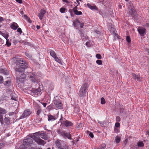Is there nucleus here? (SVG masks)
<instances>
[{
    "mask_svg": "<svg viewBox=\"0 0 149 149\" xmlns=\"http://www.w3.org/2000/svg\"><path fill=\"white\" fill-rule=\"evenodd\" d=\"M65 8L63 7H62L60 9V11L61 13H65Z\"/></svg>",
    "mask_w": 149,
    "mask_h": 149,
    "instance_id": "obj_31",
    "label": "nucleus"
},
{
    "mask_svg": "<svg viewBox=\"0 0 149 149\" xmlns=\"http://www.w3.org/2000/svg\"><path fill=\"white\" fill-rule=\"evenodd\" d=\"M17 31L18 32H19L20 34H21L22 33V29L20 28H18L17 29Z\"/></svg>",
    "mask_w": 149,
    "mask_h": 149,
    "instance_id": "obj_49",
    "label": "nucleus"
},
{
    "mask_svg": "<svg viewBox=\"0 0 149 149\" xmlns=\"http://www.w3.org/2000/svg\"><path fill=\"white\" fill-rule=\"evenodd\" d=\"M63 142L61 140H56L55 141V143L58 149H61L62 145Z\"/></svg>",
    "mask_w": 149,
    "mask_h": 149,
    "instance_id": "obj_15",
    "label": "nucleus"
},
{
    "mask_svg": "<svg viewBox=\"0 0 149 149\" xmlns=\"http://www.w3.org/2000/svg\"><path fill=\"white\" fill-rule=\"evenodd\" d=\"M19 42L22 43L24 45H27L28 43L27 42H26V41L23 40H20L19 41Z\"/></svg>",
    "mask_w": 149,
    "mask_h": 149,
    "instance_id": "obj_40",
    "label": "nucleus"
},
{
    "mask_svg": "<svg viewBox=\"0 0 149 149\" xmlns=\"http://www.w3.org/2000/svg\"><path fill=\"white\" fill-rule=\"evenodd\" d=\"M42 110L41 109H39L37 112V115H38V116H39L40 114V113H41V111Z\"/></svg>",
    "mask_w": 149,
    "mask_h": 149,
    "instance_id": "obj_48",
    "label": "nucleus"
},
{
    "mask_svg": "<svg viewBox=\"0 0 149 149\" xmlns=\"http://www.w3.org/2000/svg\"><path fill=\"white\" fill-rule=\"evenodd\" d=\"M86 45L88 47H90L91 46L90 43L89 42H87L86 43Z\"/></svg>",
    "mask_w": 149,
    "mask_h": 149,
    "instance_id": "obj_52",
    "label": "nucleus"
},
{
    "mask_svg": "<svg viewBox=\"0 0 149 149\" xmlns=\"http://www.w3.org/2000/svg\"><path fill=\"white\" fill-rule=\"evenodd\" d=\"M16 1L19 3H22V0H15Z\"/></svg>",
    "mask_w": 149,
    "mask_h": 149,
    "instance_id": "obj_53",
    "label": "nucleus"
},
{
    "mask_svg": "<svg viewBox=\"0 0 149 149\" xmlns=\"http://www.w3.org/2000/svg\"><path fill=\"white\" fill-rule=\"evenodd\" d=\"M137 145L139 147H143L144 146V143L142 141H139L137 143Z\"/></svg>",
    "mask_w": 149,
    "mask_h": 149,
    "instance_id": "obj_26",
    "label": "nucleus"
},
{
    "mask_svg": "<svg viewBox=\"0 0 149 149\" xmlns=\"http://www.w3.org/2000/svg\"><path fill=\"white\" fill-rule=\"evenodd\" d=\"M24 17L26 18L27 17V16L26 15H24Z\"/></svg>",
    "mask_w": 149,
    "mask_h": 149,
    "instance_id": "obj_64",
    "label": "nucleus"
},
{
    "mask_svg": "<svg viewBox=\"0 0 149 149\" xmlns=\"http://www.w3.org/2000/svg\"><path fill=\"white\" fill-rule=\"evenodd\" d=\"M116 120L117 122H120V118L118 116H117L116 118Z\"/></svg>",
    "mask_w": 149,
    "mask_h": 149,
    "instance_id": "obj_41",
    "label": "nucleus"
},
{
    "mask_svg": "<svg viewBox=\"0 0 149 149\" xmlns=\"http://www.w3.org/2000/svg\"><path fill=\"white\" fill-rule=\"evenodd\" d=\"M88 133H89V136L91 138H93L94 137V135L93 133L88 131H87Z\"/></svg>",
    "mask_w": 149,
    "mask_h": 149,
    "instance_id": "obj_34",
    "label": "nucleus"
},
{
    "mask_svg": "<svg viewBox=\"0 0 149 149\" xmlns=\"http://www.w3.org/2000/svg\"><path fill=\"white\" fill-rule=\"evenodd\" d=\"M126 40L127 42H128L130 43L131 42V40L130 36H127L126 38Z\"/></svg>",
    "mask_w": 149,
    "mask_h": 149,
    "instance_id": "obj_38",
    "label": "nucleus"
},
{
    "mask_svg": "<svg viewBox=\"0 0 149 149\" xmlns=\"http://www.w3.org/2000/svg\"><path fill=\"white\" fill-rule=\"evenodd\" d=\"M133 79L134 80H136L137 81L141 82L142 81V78L140 77L139 75H136L135 73H132V74Z\"/></svg>",
    "mask_w": 149,
    "mask_h": 149,
    "instance_id": "obj_12",
    "label": "nucleus"
},
{
    "mask_svg": "<svg viewBox=\"0 0 149 149\" xmlns=\"http://www.w3.org/2000/svg\"><path fill=\"white\" fill-rule=\"evenodd\" d=\"M96 57L97 58L99 59H101L102 58V56L101 55L99 54H96Z\"/></svg>",
    "mask_w": 149,
    "mask_h": 149,
    "instance_id": "obj_37",
    "label": "nucleus"
},
{
    "mask_svg": "<svg viewBox=\"0 0 149 149\" xmlns=\"http://www.w3.org/2000/svg\"><path fill=\"white\" fill-rule=\"evenodd\" d=\"M138 31L140 35L142 36H143L146 33V29L142 27L138 28Z\"/></svg>",
    "mask_w": 149,
    "mask_h": 149,
    "instance_id": "obj_9",
    "label": "nucleus"
},
{
    "mask_svg": "<svg viewBox=\"0 0 149 149\" xmlns=\"http://www.w3.org/2000/svg\"><path fill=\"white\" fill-rule=\"evenodd\" d=\"M31 113L30 110L28 109L24 111L23 113L21 116L22 118H24L29 116Z\"/></svg>",
    "mask_w": 149,
    "mask_h": 149,
    "instance_id": "obj_10",
    "label": "nucleus"
},
{
    "mask_svg": "<svg viewBox=\"0 0 149 149\" xmlns=\"http://www.w3.org/2000/svg\"><path fill=\"white\" fill-rule=\"evenodd\" d=\"M31 91L32 93L37 94L38 95H40L42 93L41 90L40 88H33Z\"/></svg>",
    "mask_w": 149,
    "mask_h": 149,
    "instance_id": "obj_14",
    "label": "nucleus"
},
{
    "mask_svg": "<svg viewBox=\"0 0 149 149\" xmlns=\"http://www.w3.org/2000/svg\"><path fill=\"white\" fill-rule=\"evenodd\" d=\"M38 135V136H40L41 138L44 140H48L49 139V137L48 136L46 132H43L41 133L40 132H38L34 133V135Z\"/></svg>",
    "mask_w": 149,
    "mask_h": 149,
    "instance_id": "obj_6",
    "label": "nucleus"
},
{
    "mask_svg": "<svg viewBox=\"0 0 149 149\" xmlns=\"http://www.w3.org/2000/svg\"><path fill=\"white\" fill-rule=\"evenodd\" d=\"M5 146V144L3 143H0V149H1Z\"/></svg>",
    "mask_w": 149,
    "mask_h": 149,
    "instance_id": "obj_46",
    "label": "nucleus"
},
{
    "mask_svg": "<svg viewBox=\"0 0 149 149\" xmlns=\"http://www.w3.org/2000/svg\"><path fill=\"white\" fill-rule=\"evenodd\" d=\"M3 77L1 76H0V84H2L3 83Z\"/></svg>",
    "mask_w": 149,
    "mask_h": 149,
    "instance_id": "obj_44",
    "label": "nucleus"
},
{
    "mask_svg": "<svg viewBox=\"0 0 149 149\" xmlns=\"http://www.w3.org/2000/svg\"><path fill=\"white\" fill-rule=\"evenodd\" d=\"M46 13V11L44 9H41L40 13L39 14L38 16L40 20H42L43 18L44 15Z\"/></svg>",
    "mask_w": 149,
    "mask_h": 149,
    "instance_id": "obj_17",
    "label": "nucleus"
},
{
    "mask_svg": "<svg viewBox=\"0 0 149 149\" xmlns=\"http://www.w3.org/2000/svg\"><path fill=\"white\" fill-rule=\"evenodd\" d=\"M106 103L105 100L104 98L102 97L101 98V104H104Z\"/></svg>",
    "mask_w": 149,
    "mask_h": 149,
    "instance_id": "obj_35",
    "label": "nucleus"
},
{
    "mask_svg": "<svg viewBox=\"0 0 149 149\" xmlns=\"http://www.w3.org/2000/svg\"><path fill=\"white\" fill-rule=\"evenodd\" d=\"M3 41L1 38H0V45L3 43Z\"/></svg>",
    "mask_w": 149,
    "mask_h": 149,
    "instance_id": "obj_54",
    "label": "nucleus"
},
{
    "mask_svg": "<svg viewBox=\"0 0 149 149\" xmlns=\"http://www.w3.org/2000/svg\"><path fill=\"white\" fill-rule=\"evenodd\" d=\"M36 27L37 29H39L40 28V26L39 25H37Z\"/></svg>",
    "mask_w": 149,
    "mask_h": 149,
    "instance_id": "obj_59",
    "label": "nucleus"
},
{
    "mask_svg": "<svg viewBox=\"0 0 149 149\" xmlns=\"http://www.w3.org/2000/svg\"><path fill=\"white\" fill-rule=\"evenodd\" d=\"M10 27L12 29L16 30L18 27V26L17 23L14 22L11 25Z\"/></svg>",
    "mask_w": 149,
    "mask_h": 149,
    "instance_id": "obj_22",
    "label": "nucleus"
},
{
    "mask_svg": "<svg viewBox=\"0 0 149 149\" xmlns=\"http://www.w3.org/2000/svg\"><path fill=\"white\" fill-rule=\"evenodd\" d=\"M73 25L75 27L77 26V25L79 24L80 25V27L81 28H82L84 26V23H81L79 20L76 19L73 22Z\"/></svg>",
    "mask_w": 149,
    "mask_h": 149,
    "instance_id": "obj_18",
    "label": "nucleus"
},
{
    "mask_svg": "<svg viewBox=\"0 0 149 149\" xmlns=\"http://www.w3.org/2000/svg\"><path fill=\"white\" fill-rule=\"evenodd\" d=\"M3 123H4L5 124L7 125H9L10 123V120L8 118L5 117L3 120Z\"/></svg>",
    "mask_w": 149,
    "mask_h": 149,
    "instance_id": "obj_23",
    "label": "nucleus"
},
{
    "mask_svg": "<svg viewBox=\"0 0 149 149\" xmlns=\"http://www.w3.org/2000/svg\"><path fill=\"white\" fill-rule=\"evenodd\" d=\"M49 53L51 56H52L54 58L56 56V54L55 52L52 50H50L49 51Z\"/></svg>",
    "mask_w": 149,
    "mask_h": 149,
    "instance_id": "obj_24",
    "label": "nucleus"
},
{
    "mask_svg": "<svg viewBox=\"0 0 149 149\" xmlns=\"http://www.w3.org/2000/svg\"><path fill=\"white\" fill-rule=\"evenodd\" d=\"M129 8V12L130 14L132 17H134L136 15V12L134 10V7L132 4L130 3L128 5Z\"/></svg>",
    "mask_w": 149,
    "mask_h": 149,
    "instance_id": "obj_5",
    "label": "nucleus"
},
{
    "mask_svg": "<svg viewBox=\"0 0 149 149\" xmlns=\"http://www.w3.org/2000/svg\"><path fill=\"white\" fill-rule=\"evenodd\" d=\"M63 2H65L66 3L70 4L71 2V1H69L68 0H62Z\"/></svg>",
    "mask_w": 149,
    "mask_h": 149,
    "instance_id": "obj_42",
    "label": "nucleus"
},
{
    "mask_svg": "<svg viewBox=\"0 0 149 149\" xmlns=\"http://www.w3.org/2000/svg\"><path fill=\"white\" fill-rule=\"evenodd\" d=\"M42 120V118H41L39 120V121L41 122Z\"/></svg>",
    "mask_w": 149,
    "mask_h": 149,
    "instance_id": "obj_63",
    "label": "nucleus"
},
{
    "mask_svg": "<svg viewBox=\"0 0 149 149\" xmlns=\"http://www.w3.org/2000/svg\"><path fill=\"white\" fill-rule=\"evenodd\" d=\"M29 79L33 82H35L37 81V76L36 75L33 74H30L29 76Z\"/></svg>",
    "mask_w": 149,
    "mask_h": 149,
    "instance_id": "obj_11",
    "label": "nucleus"
},
{
    "mask_svg": "<svg viewBox=\"0 0 149 149\" xmlns=\"http://www.w3.org/2000/svg\"><path fill=\"white\" fill-rule=\"evenodd\" d=\"M54 58V59L55 61H56L57 62L59 63L62 64V61L61 59L59 58L56 56Z\"/></svg>",
    "mask_w": 149,
    "mask_h": 149,
    "instance_id": "obj_27",
    "label": "nucleus"
},
{
    "mask_svg": "<svg viewBox=\"0 0 149 149\" xmlns=\"http://www.w3.org/2000/svg\"><path fill=\"white\" fill-rule=\"evenodd\" d=\"M10 83V81H6L5 83V84L6 85H8V84H9Z\"/></svg>",
    "mask_w": 149,
    "mask_h": 149,
    "instance_id": "obj_56",
    "label": "nucleus"
},
{
    "mask_svg": "<svg viewBox=\"0 0 149 149\" xmlns=\"http://www.w3.org/2000/svg\"><path fill=\"white\" fill-rule=\"evenodd\" d=\"M114 132L117 133L120 132V130L119 129H118V128L114 127Z\"/></svg>",
    "mask_w": 149,
    "mask_h": 149,
    "instance_id": "obj_33",
    "label": "nucleus"
},
{
    "mask_svg": "<svg viewBox=\"0 0 149 149\" xmlns=\"http://www.w3.org/2000/svg\"><path fill=\"white\" fill-rule=\"evenodd\" d=\"M15 113L14 112H11L9 113V115L10 116L14 115L15 116Z\"/></svg>",
    "mask_w": 149,
    "mask_h": 149,
    "instance_id": "obj_50",
    "label": "nucleus"
},
{
    "mask_svg": "<svg viewBox=\"0 0 149 149\" xmlns=\"http://www.w3.org/2000/svg\"><path fill=\"white\" fill-rule=\"evenodd\" d=\"M54 104L56 108L61 109L63 108V105L61 100L58 97H56L54 98Z\"/></svg>",
    "mask_w": 149,
    "mask_h": 149,
    "instance_id": "obj_3",
    "label": "nucleus"
},
{
    "mask_svg": "<svg viewBox=\"0 0 149 149\" xmlns=\"http://www.w3.org/2000/svg\"><path fill=\"white\" fill-rule=\"evenodd\" d=\"M96 63L99 65H102V61L100 60H97L96 61Z\"/></svg>",
    "mask_w": 149,
    "mask_h": 149,
    "instance_id": "obj_32",
    "label": "nucleus"
},
{
    "mask_svg": "<svg viewBox=\"0 0 149 149\" xmlns=\"http://www.w3.org/2000/svg\"><path fill=\"white\" fill-rule=\"evenodd\" d=\"M146 135H148L149 136V131H147L146 132Z\"/></svg>",
    "mask_w": 149,
    "mask_h": 149,
    "instance_id": "obj_61",
    "label": "nucleus"
},
{
    "mask_svg": "<svg viewBox=\"0 0 149 149\" xmlns=\"http://www.w3.org/2000/svg\"><path fill=\"white\" fill-rule=\"evenodd\" d=\"M2 35L5 38L6 40H8V38L9 36L8 33H2Z\"/></svg>",
    "mask_w": 149,
    "mask_h": 149,
    "instance_id": "obj_30",
    "label": "nucleus"
},
{
    "mask_svg": "<svg viewBox=\"0 0 149 149\" xmlns=\"http://www.w3.org/2000/svg\"><path fill=\"white\" fill-rule=\"evenodd\" d=\"M106 148V145L105 144H102L97 148H95L94 149H105Z\"/></svg>",
    "mask_w": 149,
    "mask_h": 149,
    "instance_id": "obj_25",
    "label": "nucleus"
},
{
    "mask_svg": "<svg viewBox=\"0 0 149 149\" xmlns=\"http://www.w3.org/2000/svg\"><path fill=\"white\" fill-rule=\"evenodd\" d=\"M61 134L63 136L66 137L69 139H71L70 134L69 132H66L65 131H62L61 133Z\"/></svg>",
    "mask_w": 149,
    "mask_h": 149,
    "instance_id": "obj_16",
    "label": "nucleus"
},
{
    "mask_svg": "<svg viewBox=\"0 0 149 149\" xmlns=\"http://www.w3.org/2000/svg\"><path fill=\"white\" fill-rule=\"evenodd\" d=\"M20 13L21 14V15H23V14H24V12H23V9H21V10H20Z\"/></svg>",
    "mask_w": 149,
    "mask_h": 149,
    "instance_id": "obj_55",
    "label": "nucleus"
},
{
    "mask_svg": "<svg viewBox=\"0 0 149 149\" xmlns=\"http://www.w3.org/2000/svg\"><path fill=\"white\" fill-rule=\"evenodd\" d=\"M16 64L18 67L15 69L16 75L17 82L18 84L23 83L25 79L26 75L24 74V70L29 67L28 63L22 58L17 60Z\"/></svg>",
    "mask_w": 149,
    "mask_h": 149,
    "instance_id": "obj_1",
    "label": "nucleus"
},
{
    "mask_svg": "<svg viewBox=\"0 0 149 149\" xmlns=\"http://www.w3.org/2000/svg\"><path fill=\"white\" fill-rule=\"evenodd\" d=\"M11 99L14 100L15 101H17V97H14L13 95L12 96Z\"/></svg>",
    "mask_w": 149,
    "mask_h": 149,
    "instance_id": "obj_45",
    "label": "nucleus"
},
{
    "mask_svg": "<svg viewBox=\"0 0 149 149\" xmlns=\"http://www.w3.org/2000/svg\"><path fill=\"white\" fill-rule=\"evenodd\" d=\"M6 45L8 47L10 46L11 45V42H9L8 40H6Z\"/></svg>",
    "mask_w": 149,
    "mask_h": 149,
    "instance_id": "obj_39",
    "label": "nucleus"
},
{
    "mask_svg": "<svg viewBox=\"0 0 149 149\" xmlns=\"http://www.w3.org/2000/svg\"><path fill=\"white\" fill-rule=\"evenodd\" d=\"M33 143V139L31 138H27L24 141V143L27 146Z\"/></svg>",
    "mask_w": 149,
    "mask_h": 149,
    "instance_id": "obj_13",
    "label": "nucleus"
},
{
    "mask_svg": "<svg viewBox=\"0 0 149 149\" xmlns=\"http://www.w3.org/2000/svg\"><path fill=\"white\" fill-rule=\"evenodd\" d=\"M25 54L26 56L29 58H30L31 57V55L28 53H25Z\"/></svg>",
    "mask_w": 149,
    "mask_h": 149,
    "instance_id": "obj_47",
    "label": "nucleus"
},
{
    "mask_svg": "<svg viewBox=\"0 0 149 149\" xmlns=\"http://www.w3.org/2000/svg\"><path fill=\"white\" fill-rule=\"evenodd\" d=\"M48 121H52L56 119V117L55 116H52L51 114L48 115Z\"/></svg>",
    "mask_w": 149,
    "mask_h": 149,
    "instance_id": "obj_21",
    "label": "nucleus"
},
{
    "mask_svg": "<svg viewBox=\"0 0 149 149\" xmlns=\"http://www.w3.org/2000/svg\"><path fill=\"white\" fill-rule=\"evenodd\" d=\"M62 123L66 127L72 126L73 125V123L70 121L67 120H64L63 121Z\"/></svg>",
    "mask_w": 149,
    "mask_h": 149,
    "instance_id": "obj_19",
    "label": "nucleus"
},
{
    "mask_svg": "<svg viewBox=\"0 0 149 149\" xmlns=\"http://www.w3.org/2000/svg\"><path fill=\"white\" fill-rule=\"evenodd\" d=\"M88 86L87 84L85 83L83 84L81 86L79 92V95L80 97H83L86 94V91L87 90Z\"/></svg>",
    "mask_w": 149,
    "mask_h": 149,
    "instance_id": "obj_2",
    "label": "nucleus"
},
{
    "mask_svg": "<svg viewBox=\"0 0 149 149\" xmlns=\"http://www.w3.org/2000/svg\"><path fill=\"white\" fill-rule=\"evenodd\" d=\"M32 138L38 145L44 146L46 143V141L42 140L40 137H38V135H35L34 133L33 136Z\"/></svg>",
    "mask_w": 149,
    "mask_h": 149,
    "instance_id": "obj_4",
    "label": "nucleus"
},
{
    "mask_svg": "<svg viewBox=\"0 0 149 149\" xmlns=\"http://www.w3.org/2000/svg\"><path fill=\"white\" fill-rule=\"evenodd\" d=\"M7 113L6 111L4 109L0 107V121L2 124H3V116L1 114H5Z\"/></svg>",
    "mask_w": 149,
    "mask_h": 149,
    "instance_id": "obj_8",
    "label": "nucleus"
},
{
    "mask_svg": "<svg viewBox=\"0 0 149 149\" xmlns=\"http://www.w3.org/2000/svg\"><path fill=\"white\" fill-rule=\"evenodd\" d=\"M3 21V19L2 17H0V22Z\"/></svg>",
    "mask_w": 149,
    "mask_h": 149,
    "instance_id": "obj_57",
    "label": "nucleus"
},
{
    "mask_svg": "<svg viewBox=\"0 0 149 149\" xmlns=\"http://www.w3.org/2000/svg\"><path fill=\"white\" fill-rule=\"evenodd\" d=\"M42 105H43L44 107H45L46 106L47 103H44L42 104Z\"/></svg>",
    "mask_w": 149,
    "mask_h": 149,
    "instance_id": "obj_58",
    "label": "nucleus"
},
{
    "mask_svg": "<svg viewBox=\"0 0 149 149\" xmlns=\"http://www.w3.org/2000/svg\"><path fill=\"white\" fill-rule=\"evenodd\" d=\"M146 52H147L149 54V49H146Z\"/></svg>",
    "mask_w": 149,
    "mask_h": 149,
    "instance_id": "obj_60",
    "label": "nucleus"
},
{
    "mask_svg": "<svg viewBox=\"0 0 149 149\" xmlns=\"http://www.w3.org/2000/svg\"><path fill=\"white\" fill-rule=\"evenodd\" d=\"M109 30L110 31V33L111 34H115L117 36L118 35L116 34V29L114 27L113 25L111 24L110 23L108 25Z\"/></svg>",
    "mask_w": 149,
    "mask_h": 149,
    "instance_id": "obj_7",
    "label": "nucleus"
},
{
    "mask_svg": "<svg viewBox=\"0 0 149 149\" xmlns=\"http://www.w3.org/2000/svg\"><path fill=\"white\" fill-rule=\"evenodd\" d=\"M74 13L77 15H81L82 14L81 12L77 10L74 12Z\"/></svg>",
    "mask_w": 149,
    "mask_h": 149,
    "instance_id": "obj_29",
    "label": "nucleus"
},
{
    "mask_svg": "<svg viewBox=\"0 0 149 149\" xmlns=\"http://www.w3.org/2000/svg\"><path fill=\"white\" fill-rule=\"evenodd\" d=\"M120 138L119 136H117L115 138V140L116 143H119L120 141Z\"/></svg>",
    "mask_w": 149,
    "mask_h": 149,
    "instance_id": "obj_28",
    "label": "nucleus"
},
{
    "mask_svg": "<svg viewBox=\"0 0 149 149\" xmlns=\"http://www.w3.org/2000/svg\"><path fill=\"white\" fill-rule=\"evenodd\" d=\"M78 6V5H77L75 6L72 9L73 12L77 10V6Z\"/></svg>",
    "mask_w": 149,
    "mask_h": 149,
    "instance_id": "obj_51",
    "label": "nucleus"
},
{
    "mask_svg": "<svg viewBox=\"0 0 149 149\" xmlns=\"http://www.w3.org/2000/svg\"><path fill=\"white\" fill-rule=\"evenodd\" d=\"M87 5L88 8L92 10H98V8L95 5L92 6L89 3H88Z\"/></svg>",
    "mask_w": 149,
    "mask_h": 149,
    "instance_id": "obj_20",
    "label": "nucleus"
},
{
    "mask_svg": "<svg viewBox=\"0 0 149 149\" xmlns=\"http://www.w3.org/2000/svg\"><path fill=\"white\" fill-rule=\"evenodd\" d=\"M120 123L118 122H117L115 124L114 127H116V128L120 127Z\"/></svg>",
    "mask_w": 149,
    "mask_h": 149,
    "instance_id": "obj_36",
    "label": "nucleus"
},
{
    "mask_svg": "<svg viewBox=\"0 0 149 149\" xmlns=\"http://www.w3.org/2000/svg\"><path fill=\"white\" fill-rule=\"evenodd\" d=\"M68 149V148L67 146L66 145H65L63 146L62 147V148H61V149Z\"/></svg>",
    "mask_w": 149,
    "mask_h": 149,
    "instance_id": "obj_43",
    "label": "nucleus"
},
{
    "mask_svg": "<svg viewBox=\"0 0 149 149\" xmlns=\"http://www.w3.org/2000/svg\"><path fill=\"white\" fill-rule=\"evenodd\" d=\"M77 1V3H78V4L77 5H79L80 4V3L79 1Z\"/></svg>",
    "mask_w": 149,
    "mask_h": 149,
    "instance_id": "obj_62",
    "label": "nucleus"
}]
</instances>
